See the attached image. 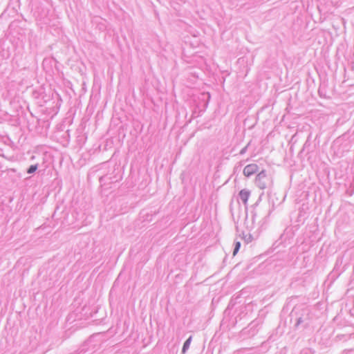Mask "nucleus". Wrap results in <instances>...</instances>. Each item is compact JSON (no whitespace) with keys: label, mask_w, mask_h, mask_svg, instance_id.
I'll use <instances>...</instances> for the list:
<instances>
[{"label":"nucleus","mask_w":354,"mask_h":354,"mask_svg":"<svg viewBox=\"0 0 354 354\" xmlns=\"http://www.w3.org/2000/svg\"><path fill=\"white\" fill-rule=\"evenodd\" d=\"M268 176L265 170H262L257 174L255 177V183L259 189H264L267 186Z\"/></svg>","instance_id":"nucleus-1"},{"label":"nucleus","mask_w":354,"mask_h":354,"mask_svg":"<svg viewBox=\"0 0 354 354\" xmlns=\"http://www.w3.org/2000/svg\"><path fill=\"white\" fill-rule=\"evenodd\" d=\"M259 169V168L257 165L252 163L244 167L243 173L244 176L248 177L258 172Z\"/></svg>","instance_id":"nucleus-2"},{"label":"nucleus","mask_w":354,"mask_h":354,"mask_svg":"<svg viewBox=\"0 0 354 354\" xmlns=\"http://www.w3.org/2000/svg\"><path fill=\"white\" fill-rule=\"evenodd\" d=\"M239 196L243 203L246 204L249 196H250V192L246 189H242L239 192Z\"/></svg>","instance_id":"nucleus-3"},{"label":"nucleus","mask_w":354,"mask_h":354,"mask_svg":"<svg viewBox=\"0 0 354 354\" xmlns=\"http://www.w3.org/2000/svg\"><path fill=\"white\" fill-rule=\"evenodd\" d=\"M190 344H191V337L189 338H188L185 343H184L183 344V352H185L186 350L188 348L189 346H190Z\"/></svg>","instance_id":"nucleus-4"},{"label":"nucleus","mask_w":354,"mask_h":354,"mask_svg":"<svg viewBox=\"0 0 354 354\" xmlns=\"http://www.w3.org/2000/svg\"><path fill=\"white\" fill-rule=\"evenodd\" d=\"M37 169V167L36 165H31L30 166L28 173L32 174L35 172Z\"/></svg>","instance_id":"nucleus-5"},{"label":"nucleus","mask_w":354,"mask_h":354,"mask_svg":"<svg viewBox=\"0 0 354 354\" xmlns=\"http://www.w3.org/2000/svg\"><path fill=\"white\" fill-rule=\"evenodd\" d=\"M240 245H241L240 242H236L235 248L234 250V256H235L236 254L239 252Z\"/></svg>","instance_id":"nucleus-6"}]
</instances>
